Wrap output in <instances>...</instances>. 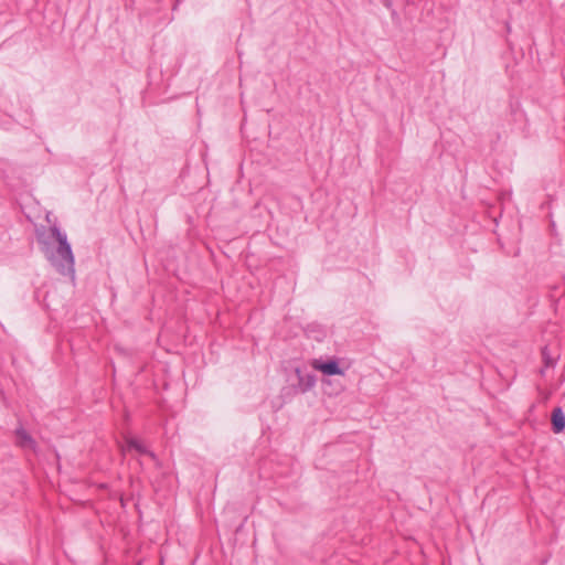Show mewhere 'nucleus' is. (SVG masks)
<instances>
[{"mask_svg":"<svg viewBox=\"0 0 565 565\" xmlns=\"http://www.w3.org/2000/svg\"><path fill=\"white\" fill-rule=\"evenodd\" d=\"M296 374L298 376V387L302 393L308 392L316 385V376L313 374H302L299 369H296Z\"/></svg>","mask_w":565,"mask_h":565,"instance_id":"nucleus-4","label":"nucleus"},{"mask_svg":"<svg viewBox=\"0 0 565 565\" xmlns=\"http://www.w3.org/2000/svg\"><path fill=\"white\" fill-rule=\"evenodd\" d=\"M542 358H543V363H544V367L541 370V374L544 375L545 374V370L548 369V367H554L555 364H556V358L552 356L548 351H547V348H544L543 351H542Z\"/></svg>","mask_w":565,"mask_h":565,"instance_id":"nucleus-7","label":"nucleus"},{"mask_svg":"<svg viewBox=\"0 0 565 565\" xmlns=\"http://www.w3.org/2000/svg\"><path fill=\"white\" fill-rule=\"evenodd\" d=\"M311 365L315 370L320 371L326 375H343V371L340 369L335 360H330L328 362L313 360Z\"/></svg>","mask_w":565,"mask_h":565,"instance_id":"nucleus-2","label":"nucleus"},{"mask_svg":"<svg viewBox=\"0 0 565 565\" xmlns=\"http://www.w3.org/2000/svg\"><path fill=\"white\" fill-rule=\"evenodd\" d=\"M552 425L554 433L558 434L565 428V415L561 407L554 408L552 413Z\"/></svg>","mask_w":565,"mask_h":565,"instance_id":"nucleus-5","label":"nucleus"},{"mask_svg":"<svg viewBox=\"0 0 565 565\" xmlns=\"http://www.w3.org/2000/svg\"><path fill=\"white\" fill-rule=\"evenodd\" d=\"M130 449H135L136 451H138L139 454H142V455H150L151 457H153V454L152 452H149L146 447L137 439L135 438H127L126 439V446L124 448V451L125 450H130Z\"/></svg>","mask_w":565,"mask_h":565,"instance_id":"nucleus-6","label":"nucleus"},{"mask_svg":"<svg viewBox=\"0 0 565 565\" xmlns=\"http://www.w3.org/2000/svg\"><path fill=\"white\" fill-rule=\"evenodd\" d=\"M15 443L19 447L23 449L35 450V440L31 437V435L24 430L22 427L15 430Z\"/></svg>","mask_w":565,"mask_h":565,"instance_id":"nucleus-3","label":"nucleus"},{"mask_svg":"<svg viewBox=\"0 0 565 565\" xmlns=\"http://www.w3.org/2000/svg\"><path fill=\"white\" fill-rule=\"evenodd\" d=\"M35 235L40 249L51 266L58 274L73 280L75 277V259L67 235L61 232L56 225L49 228L44 226L36 227Z\"/></svg>","mask_w":565,"mask_h":565,"instance_id":"nucleus-1","label":"nucleus"}]
</instances>
